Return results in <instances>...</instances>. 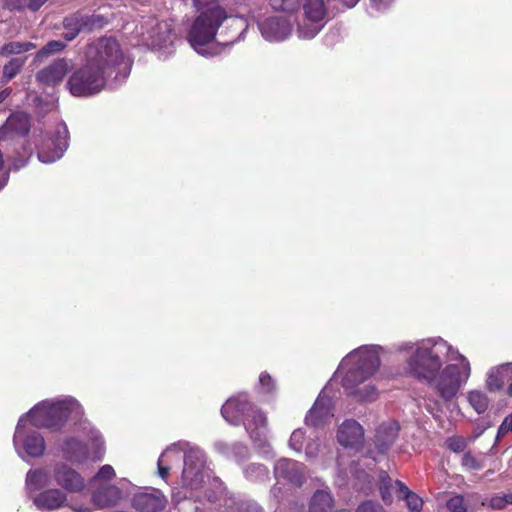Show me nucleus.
I'll use <instances>...</instances> for the list:
<instances>
[{
  "instance_id": "obj_35",
  "label": "nucleus",
  "mask_w": 512,
  "mask_h": 512,
  "mask_svg": "<svg viewBox=\"0 0 512 512\" xmlns=\"http://www.w3.org/2000/svg\"><path fill=\"white\" fill-rule=\"evenodd\" d=\"M64 48L65 44L63 42L52 40L36 53L35 59L41 61L44 57L60 52Z\"/></svg>"
},
{
  "instance_id": "obj_38",
  "label": "nucleus",
  "mask_w": 512,
  "mask_h": 512,
  "mask_svg": "<svg viewBox=\"0 0 512 512\" xmlns=\"http://www.w3.org/2000/svg\"><path fill=\"white\" fill-rule=\"evenodd\" d=\"M507 504H510L508 494L495 495L482 501L483 506H489L490 508L497 510L504 509Z\"/></svg>"
},
{
  "instance_id": "obj_17",
  "label": "nucleus",
  "mask_w": 512,
  "mask_h": 512,
  "mask_svg": "<svg viewBox=\"0 0 512 512\" xmlns=\"http://www.w3.org/2000/svg\"><path fill=\"white\" fill-rule=\"evenodd\" d=\"M68 148V129L65 123H58L53 137L38 145V159L45 164L59 160Z\"/></svg>"
},
{
  "instance_id": "obj_57",
  "label": "nucleus",
  "mask_w": 512,
  "mask_h": 512,
  "mask_svg": "<svg viewBox=\"0 0 512 512\" xmlns=\"http://www.w3.org/2000/svg\"><path fill=\"white\" fill-rule=\"evenodd\" d=\"M214 484L217 486V487H221L222 486V483L218 480V479H214L213 480Z\"/></svg>"
},
{
  "instance_id": "obj_21",
  "label": "nucleus",
  "mask_w": 512,
  "mask_h": 512,
  "mask_svg": "<svg viewBox=\"0 0 512 512\" xmlns=\"http://www.w3.org/2000/svg\"><path fill=\"white\" fill-rule=\"evenodd\" d=\"M304 464L292 459H279L274 466V474L278 481L283 480L293 486H301L305 480Z\"/></svg>"
},
{
  "instance_id": "obj_27",
  "label": "nucleus",
  "mask_w": 512,
  "mask_h": 512,
  "mask_svg": "<svg viewBox=\"0 0 512 512\" xmlns=\"http://www.w3.org/2000/svg\"><path fill=\"white\" fill-rule=\"evenodd\" d=\"M30 128V118L24 112L13 113L0 128V138H6L7 134L26 135Z\"/></svg>"
},
{
  "instance_id": "obj_23",
  "label": "nucleus",
  "mask_w": 512,
  "mask_h": 512,
  "mask_svg": "<svg viewBox=\"0 0 512 512\" xmlns=\"http://www.w3.org/2000/svg\"><path fill=\"white\" fill-rule=\"evenodd\" d=\"M336 438L342 447L358 450L364 442V429L355 420H345L339 425Z\"/></svg>"
},
{
  "instance_id": "obj_31",
  "label": "nucleus",
  "mask_w": 512,
  "mask_h": 512,
  "mask_svg": "<svg viewBox=\"0 0 512 512\" xmlns=\"http://www.w3.org/2000/svg\"><path fill=\"white\" fill-rule=\"evenodd\" d=\"M36 45L32 42L13 41L3 45L0 51L2 56L18 55L34 49Z\"/></svg>"
},
{
  "instance_id": "obj_20",
  "label": "nucleus",
  "mask_w": 512,
  "mask_h": 512,
  "mask_svg": "<svg viewBox=\"0 0 512 512\" xmlns=\"http://www.w3.org/2000/svg\"><path fill=\"white\" fill-rule=\"evenodd\" d=\"M191 447V444L184 441H179L168 446L158 459V474L162 479H166L169 472L175 466H179L181 461H184V454Z\"/></svg>"
},
{
  "instance_id": "obj_36",
  "label": "nucleus",
  "mask_w": 512,
  "mask_h": 512,
  "mask_svg": "<svg viewBox=\"0 0 512 512\" xmlns=\"http://www.w3.org/2000/svg\"><path fill=\"white\" fill-rule=\"evenodd\" d=\"M306 434L301 428L294 430L289 439V447L296 452H301L306 444Z\"/></svg>"
},
{
  "instance_id": "obj_25",
  "label": "nucleus",
  "mask_w": 512,
  "mask_h": 512,
  "mask_svg": "<svg viewBox=\"0 0 512 512\" xmlns=\"http://www.w3.org/2000/svg\"><path fill=\"white\" fill-rule=\"evenodd\" d=\"M399 425L395 421H386L379 425L375 434V446L378 454H385L398 437Z\"/></svg>"
},
{
  "instance_id": "obj_16",
  "label": "nucleus",
  "mask_w": 512,
  "mask_h": 512,
  "mask_svg": "<svg viewBox=\"0 0 512 512\" xmlns=\"http://www.w3.org/2000/svg\"><path fill=\"white\" fill-rule=\"evenodd\" d=\"M390 488L396 491L398 499L406 502L411 512H420L422 510L423 500L417 494L412 492L401 481H393L385 471H381L379 474V490L382 500L386 504L393 502L392 496L388 493Z\"/></svg>"
},
{
  "instance_id": "obj_29",
  "label": "nucleus",
  "mask_w": 512,
  "mask_h": 512,
  "mask_svg": "<svg viewBox=\"0 0 512 512\" xmlns=\"http://www.w3.org/2000/svg\"><path fill=\"white\" fill-rule=\"evenodd\" d=\"M509 371L507 363L490 369L487 373L486 386L490 391L500 390L508 382Z\"/></svg>"
},
{
  "instance_id": "obj_50",
  "label": "nucleus",
  "mask_w": 512,
  "mask_h": 512,
  "mask_svg": "<svg viewBox=\"0 0 512 512\" xmlns=\"http://www.w3.org/2000/svg\"><path fill=\"white\" fill-rule=\"evenodd\" d=\"M349 478L350 476L347 473H344L342 470H339L337 483L339 485H344L346 484V481L349 480Z\"/></svg>"
},
{
  "instance_id": "obj_49",
  "label": "nucleus",
  "mask_w": 512,
  "mask_h": 512,
  "mask_svg": "<svg viewBox=\"0 0 512 512\" xmlns=\"http://www.w3.org/2000/svg\"><path fill=\"white\" fill-rule=\"evenodd\" d=\"M47 0H30L29 8L33 11L38 10Z\"/></svg>"
},
{
  "instance_id": "obj_19",
  "label": "nucleus",
  "mask_w": 512,
  "mask_h": 512,
  "mask_svg": "<svg viewBox=\"0 0 512 512\" xmlns=\"http://www.w3.org/2000/svg\"><path fill=\"white\" fill-rule=\"evenodd\" d=\"M325 387L317 397L314 405L308 411L305 417V424L311 427L319 428L329 424L334 417L333 403Z\"/></svg>"
},
{
  "instance_id": "obj_15",
  "label": "nucleus",
  "mask_w": 512,
  "mask_h": 512,
  "mask_svg": "<svg viewBox=\"0 0 512 512\" xmlns=\"http://www.w3.org/2000/svg\"><path fill=\"white\" fill-rule=\"evenodd\" d=\"M176 36L171 22L149 20L146 31L142 33V42L152 50L168 55L173 52V44Z\"/></svg>"
},
{
  "instance_id": "obj_3",
  "label": "nucleus",
  "mask_w": 512,
  "mask_h": 512,
  "mask_svg": "<svg viewBox=\"0 0 512 512\" xmlns=\"http://www.w3.org/2000/svg\"><path fill=\"white\" fill-rule=\"evenodd\" d=\"M380 345H362L348 353L340 362L334 377L348 395L360 402H373L379 397L378 372L381 366Z\"/></svg>"
},
{
  "instance_id": "obj_39",
  "label": "nucleus",
  "mask_w": 512,
  "mask_h": 512,
  "mask_svg": "<svg viewBox=\"0 0 512 512\" xmlns=\"http://www.w3.org/2000/svg\"><path fill=\"white\" fill-rule=\"evenodd\" d=\"M307 459H314L317 457L320 450V443L316 436H309L308 441L303 448Z\"/></svg>"
},
{
  "instance_id": "obj_37",
  "label": "nucleus",
  "mask_w": 512,
  "mask_h": 512,
  "mask_svg": "<svg viewBox=\"0 0 512 512\" xmlns=\"http://www.w3.org/2000/svg\"><path fill=\"white\" fill-rule=\"evenodd\" d=\"M469 443V438H464L462 436H452L446 441L448 449L455 453L463 452Z\"/></svg>"
},
{
  "instance_id": "obj_32",
  "label": "nucleus",
  "mask_w": 512,
  "mask_h": 512,
  "mask_svg": "<svg viewBox=\"0 0 512 512\" xmlns=\"http://www.w3.org/2000/svg\"><path fill=\"white\" fill-rule=\"evenodd\" d=\"M256 390L263 396H270L276 392V383L267 372H262L259 376V383Z\"/></svg>"
},
{
  "instance_id": "obj_28",
  "label": "nucleus",
  "mask_w": 512,
  "mask_h": 512,
  "mask_svg": "<svg viewBox=\"0 0 512 512\" xmlns=\"http://www.w3.org/2000/svg\"><path fill=\"white\" fill-rule=\"evenodd\" d=\"M334 501L328 490H317L311 497L309 512H332Z\"/></svg>"
},
{
  "instance_id": "obj_46",
  "label": "nucleus",
  "mask_w": 512,
  "mask_h": 512,
  "mask_svg": "<svg viewBox=\"0 0 512 512\" xmlns=\"http://www.w3.org/2000/svg\"><path fill=\"white\" fill-rule=\"evenodd\" d=\"M357 512H384V510L380 504L366 501L358 507Z\"/></svg>"
},
{
  "instance_id": "obj_9",
  "label": "nucleus",
  "mask_w": 512,
  "mask_h": 512,
  "mask_svg": "<svg viewBox=\"0 0 512 512\" xmlns=\"http://www.w3.org/2000/svg\"><path fill=\"white\" fill-rule=\"evenodd\" d=\"M274 9H281L286 12L301 7V15L294 17L296 34L303 40L315 38L325 27L329 12L325 0H301L300 5L295 0H273L271 3Z\"/></svg>"
},
{
  "instance_id": "obj_14",
  "label": "nucleus",
  "mask_w": 512,
  "mask_h": 512,
  "mask_svg": "<svg viewBox=\"0 0 512 512\" xmlns=\"http://www.w3.org/2000/svg\"><path fill=\"white\" fill-rule=\"evenodd\" d=\"M32 497L33 505L41 512H52L68 507L73 512H93L90 503L80 502L76 498H69L65 491L60 490L57 486L41 488L36 490Z\"/></svg>"
},
{
  "instance_id": "obj_34",
  "label": "nucleus",
  "mask_w": 512,
  "mask_h": 512,
  "mask_svg": "<svg viewBox=\"0 0 512 512\" xmlns=\"http://www.w3.org/2000/svg\"><path fill=\"white\" fill-rule=\"evenodd\" d=\"M25 64V58H13L3 67V77L6 81L12 80Z\"/></svg>"
},
{
  "instance_id": "obj_2",
  "label": "nucleus",
  "mask_w": 512,
  "mask_h": 512,
  "mask_svg": "<svg viewBox=\"0 0 512 512\" xmlns=\"http://www.w3.org/2000/svg\"><path fill=\"white\" fill-rule=\"evenodd\" d=\"M197 15L187 30L186 39L195 52L204 57H214L221 46L232 45L244 38L247 21L232 15L219 0H193Z\"/></svg>"
},
{
  "instance_id": "obj_58",
  "label": "nucleus",
  "mask_w": 512,
  "mask_h": 512,
  "mask_svg": "<svg viewBox=\"0 0 512 512\" xmlns=\"http://www.w3.org/2000/svg\"><path fill=\"white\" fill-rule=\"evenodd\" d=\"M205 496H206L210 501H212V500L215 498V496H214V495H212V494H206V493H205Z\"/></svg>"
},
{
  "instance_id": "obj_48",
  "label": "nucleus",
  "mask_w": 512,
  "mask_h": 512,
  "mask_svg": "<svg viewBox=\"0 0 512 512\" xmlns=\"http://www.w3.org/2000/svg\"><path fill=\"white\" fill-rule=\"evenodd\" d=\"M507 369L509 371L507 394L512 397V362L507 363Z\"/></svg>"
},
{
  "instance_id": "obj_10",
  "label": "nucleus",
  "mask_w": 512,
  "mask_h": 512,
  "mask_svg": "<svg viewBox=\"0 0 512 512\" xmlns=\"http://www.w3.org/2000/svg\"><path fill=\"white\" fill-rule=\"evenodd\" d=\"M57 450L66 461L83 464L88 459L97 461L102 458L104 441L98 430L84 422L81 434L58 440Z\"/></svg>"
},
{
  "instance_id": "obj_8",
  "label": "nucleus",
  "mask_w": 512,
  "mask_h": 512,
  "mask_svg": "<svg viewBox=\"0 0 512 512\" xmlns=\"http://www.w3.org/2000/svg\"><path fill=\"white\" fill-rule=\"evenodd\" d=\"M27 413L34 426L59 431L70 417L80 420L84 415V409L75 397L60 395L40 401Z\"/></svg>"
},
{
  "instance_id": "obj_44",
  "label": "nucleus",
  "mask_w": 512,
  "mask_h": 512,
  "mask_svg": "<svg viewBox=\"0 0 512 512\" xmlns=\"http://www.w3.org/2000/svg\"><path fill=\"white\" fill-rule=\"evenodd\" d=\"M512 433V416H507L502 424L500 425L497 436H496V442L499 441L502 437H504L507 433Z\"/></svg>"
},
{
  "instance_id": "obj_4",
  "label": "nucleus",
  "mask_w": 512,
  "mask_h": 512,
  "mask_svg": "<svg viewBox=\"0 0 512 512\" xmlns=\"http://www.w3.org/2000/svg\"><path fill=\"white\" fill-rule=\"evenodd\" d=\"M221 414L230 424H243L252 442L264 457H273L268 442L267 417L263 411L250 402L246 393L230 397L222 406Z\"/></svg>"
},
{
  "instance_id": "obj_6",
  "label": "nucleus",
  "mask_w": 512,
  "mask_h": 512,
  "mask_svg": "<svg viewBox=\"0 0 512 512\" xmlns=\"http://www.w3.org/2000/svg\"><path fill=\"white\" fill-rule=\"evenodd\" d=\"M206 457L204 452L196 446L188 448L184 454L183 469L181 472V485L172 492V499L179 511L186 512L185 506H192V510L198 509L191 500H199L198 492L203 488L208 472L205 467Z\"/></svg>"
},
{
  "instance_id": "obj_22",
  "label": "nucleus",
  "mask_w": 512,
  "mask_h": 512,
  "mask_svg": "<svg viewBox=\"0 0 512 512\" xmlns=\"http://www.w3.org/2000/svg\"><path fill=\"white\" fill-rule=\"evenodd\" d=\"M71 68L72 64L67 59H56L36 73V81L40 85L54 87L63 81Z\"/></svg>"
},
{
  "instance_id": "obj_51",
  "label": "nucleus",
  "mask_w": 512,
  "mask_h": 512,
  "mask_svg": "<svg viewBox=\"0 0 512 512\" xmlns=\"http://www.w3.org/2000/svg\"><path fill=\"white\" fill-rule=\"evenodd\" d=\"M246 512H260V508L256 503H249L247 504Z\"/></svg>"
},
{
  "instance_id": "obj_54",
  "label": "nucleus",
  "mask_w": 512,
  "mask_h": 512,
  "mask_svg": "<svg viewBox=\"0 0 512 512\" xmlns=\"http://www.w3.org/2000/svg\"><path fill=\"white\" fill-rule=\"evenodd\" d=\"M366 457L372 459L374 462L377 461V457H376V455H374L373 451H368Z\"/></svg>"
},
{
  "instance_id": "obj_30",
  "label": "nucleus",
  "mask_w": 512,
  "mask_h": 512,
  "mask_svg": "<svg viewBox=\"0 0 512 512\" xmlns=\"http://www.w3.org/2000/svg\"><path fill=\"white\" fill-rule=\"evenodd\" d=\"M470 406L478 413H484L489 406V399L485 392L480 390H470L466 395Z\"/></svg>"
},
{
  "instance_id": "obj_13",
  "label": "nucleus",
  "mask_w": 512,
  "mask_h": 512,
  "mask_svg": "<svg viewBox=\"0 0 512 512\" xmlns=\"http://www.w3.org/2000/svg\"><path fill=\"white\" fill-rule=\"evenodd\" d=\"M110 79L87 60L86 65L74 71L67 81L69 92L75 97H88L102 91Z\"/></svg>"
},
{
  "instance_id": "obj_11",
  "label": "nucleus",
  "mask_w": 512,
  "mask_h": 512,
  "mask_svg": "<svg viewBox=\"0 0 512 512\" xmlns=\"http://www.w3.org/2000/svg\"><path fill=\"white\" fill-rule=\"evenodd\" d=\"M116 472L111 465L105 464L90 479L91 501L97 508L103 509L117 505L132 493L134 486L126 479L111 483Z\"/></svg>"
},
{
  "instance_id": "obj_18",
  "label": "nucleus",
  "mask_w": 512,
  "mask_h": 512,
  "mask_svg": "<svg viewBox=\"0 0 512 512\" xmlns=\"http://www.w3.org/2000/svg\"><path fill=\"white\" fill-rule=\"evenodd\" d=\"M294 16L273 15L258 20V28L263 38L269 42H281L291 36L294 28Z\"/></svg>"
},
{
  "instance_id": "obj_5",
  "label": "nucleus",
  "mask_w": 512,
  "mask_h": 512,
  "mask_svg": "<svg viewBox=\"0 0 512 512\" xmlns=\"http://www.w3.org/2000/svg\"><path fill=\"white\" fill-rule=\"evenodd\" d=\"M87 60L109 79L110 87L116 88L126 81L131 72L132 60L123 52L113 37H103L89 45Z\"/></svg>"
},
{
  "instance_id": "obj_45",
  "label": "nucleus",
  "mask_w": 512,
  "mask_h": 512,
  "mask_svg": "<svg viewBox=\"0 0 512 512\" xmlns=\"http://www.w3.org/2000/svg\"><path fill=\"white\" fill-rule=\"evenodd\" d=\"M214 449L221 455L231 458V453L233 451V444L230 445L224 441H217L214 444Z\"/></svg>"
},
{
  "instance_id": "obj_1",
  "label": "nucleus",
  "mask_w": 512,
  "mask_h": 512,
  "mask_svg": "<svg viewBox=\"0 0 512 512\" xmlns=\"http://www.w3.org/2000/svg\"><path fill=\"white\" fill-rule=\"evenodd\" d=\"M406 356V371L425 382L444 401L454 399L471 376V364L441 337L403 341L393 347Z\"/></svg>"
},
{
  "instance_id": "obj_24",
  "label": "nucleus",
  "mask_w": 512,
  "mask_h": 512,
  "mask_svg": "<svg viewBox=\"0 0 512 512\" xmlns=\"http://www.w3.org/2000/svg\"><path fill=\"white\" fill-rule=\"evenodd\" d=\"M165 497L156 489L137 492L132 500L133 507L141 512H157L165 506Z\"/></svg>"
},
{
  "instance_id": "obj_12",
  "label": "nucleus",
  "mask_w": 512,
  "mask_h": 512,
  "mask_svg": "<svg viewBox=\"0 0 512 512\" xmlns=\"http://www.w3.org/2000/svg\"><path fill=\"white\" fill-rule=\"evenodd\" d=\"M38 429L31 423L28 413L19 418L13 435V447L23 461L38 459L45 455L46 441Z\"/></svg>"
},
{
  "instance_id": "obj_53",
  "label": "nucleus",
  "mask_w": 512,
  "mask_h": 512,
  "mask_svg": "<svg viewBox=\"0 0 512 512\" xmlns=\"http://www.w3.org/2000/svg\"><path fill=\"white\" fill-rule=\"evenodd\" d=\"M11 93L10 89H5L0 92V103H2Z\"/></svg>"
},
{
  "instance_id": "obj_43",
  "label": "nucleus",
  "mask_w": 512,
  "mask_h": 512,
  "mask_svg": "<svg viewBox=\"0 0 512 512\" xmlns=\"http://www.w3.org/2000/svg\"><path fill=\"white\" fill-rule=\"evenodd\" d=\"M395 2V0H370V9L377 13L384 12Z\"/></svg>"
},
{
  "instance_id": "obj_40",
  "label": "nucleus",
  "mask_w": 512,
  "mask_h": 512,
  "mask_svg": "<svg viewBox=\"0 0 512 512\" xmlns=\"http://www.w3.org/2000/svg\"><path fill=\"white\" fill-rule=\"evenodd\" d=\"M447 508L451 512H466L467 506L461 495H455L447 501Z\"/></svg>"
},
{
  "instance_id": "obj_41",
  "label": "nucleus",
  "mask_w": 512,
  "mask_h": 512,
  "mask_svg": "<svg viewBox=\"0 0 512 512\" xmlns=\"http://www.w3.org/2000/svg\"><path fill=\"white\" fill-rule=\"evenodd\" d=\"M249 455L248 447L243 443H234L233 451L231 453V458L236 461H242L246 459Z\"/></svg>"
},
{
  "instance_id": "obj_56",
  "label": "nucleus",
  "mask_w": 512,
  "mask_h": 512,
  "mask_svg": "<svg viewBox=\"0 0 512 512\" xmlns=\"http://www.w3.org/2000/svg\"><path fill=\"white\" fill-rule=\"evenodd\" d=\"M388 493L392 496V498H393V499H394L395 497L397 498V493H396V491H395V490H393V489H391V488H390V489L388 490Z\"/></svg>"
},
{
  "instance_id": "obj_33",
  "label": "nucleus",
  "mask_w": 512,
  "mask_h": 512,
  "mask_svg": "<svg viewBox=\"0 0 512 512\" xmlns=\"http://www.w3.org/2000/svg\"><path fill=\"white\" fill-rule=\"evenodd\" d=\"M244 473L251 481H264L269 475L268 469L262 464H250L245 468Z\"/></svg>"
},
{
  "instance_id": "obj_26",
  "label": "nucleus",
  "mask_w": 512,
  "mask_h": 512,
  "mask_svg": "<svg viewBox=\"0 0 512 512\" xmlns=\"http://www.w3.org/2000/svg\"><path fill=\"white\" fill-rule=\"evenodd\" d=\"M94 24V17L76 12L66 17L63 21L65 32L63 36L66 40L71 41L83 30H91Z\"/></svg>"
},
{
  "instance_id": "obj_7",
  "label": "nucleus",
  "mask_w": 512,
  "mask_h": 512,
  "mask_svg": "<svg viewBox=\"0 0 512 512\" xmlns=\"http://www.w3.org/2000/svg\"><path fill=\"white\" fill-rule=\"evenodd\" d=\"M55 485L69 494H82L86 489L84 476L67 462H57L50 467H37L28 470L25 477V488L32 491Z\"/></svg>"
},
{
  "instance_id": "obj_42",
  "label": "nucleus",
  "mask_w": 512,
  "mask_h": 512,
  "mask_svg": "<svg viewBox=\"0 0 512 512\" xmlns=\"http://www.w3.org/2000/svg\"><path fill=\"white\" fill-rule=\"evenodd\" d=\"M462 465L468 469L480 470L483 464L480 460L474 457L470 452H467L462 457Z\"/></svg>"
},
{
  "instance_id": "obj_47",
  "label": "nucleus",
  "mask_w": 512,
  "mask_h": 512,
  "mask_svg": "<svg viewBox=\"0 0 512 512\" xmlns=\"http://www.w3.org/2000/svg\"><path fill=\"white\" fill-rule=\"evenodd\" d=\"M349 473L351 474V477H354L358 481L367 480L368 482H370V475H368L364 471H360L358 469V464H355L354 462L351 463Z\"/></svg>"
},
{
  "instance_id": "obj_55",
  "label": "nucleus",
  "mask_w": 512,
  "mask_h": 512,
  "mask_svg": "<svg viewBox=\"0 0 512 512\" xmlns=\"http://www.w3.org/2000/svg\"><path fill=\"white\" fill-rule=\"evenodd\" d=\"M483 430L476 431L475 435L471 438H469L470 442L474 441L477 437H479L482 434Z\"/></svg>"
},
{
  "instance_id": "obj_59",
  "label": "nucleus",
  "mask_w": 512,
  "mask_h": 512,
  "mask_svg": "<svg viewBox=\"0 0 512 512\" xmlns=\"http://www.w3.org/2000/svg\"><path fill=\"white\" fill-rule=\"evenodd\" d=\"M508 497H509L510 504H512V492L508 494Z\"/></svg>"
},
{
  "instance_id": "obj_52",
  "label": "nucleus",
  "mask_w": 512,
  "mask_h": 512,
  "mask_svg": "<svg viewBox=\"0 0 512 512\" xmlns=\"http://www.w3.org/2000/svg\"><path fill=\"white\" fill-rule=\"evenodd\" d=\"M427 410L433 415L436 416V413L439 411V404L435 402L433 406H427Z\"/></svg>"
}]
</instances>
